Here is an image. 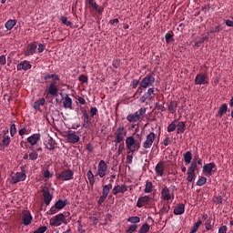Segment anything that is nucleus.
<instances>
[{
  "mask_svg": "<svg viewBox=\"0 0 233 233\" xmlns=\"http://www.w3.org/2000/svg\"><path fill=\"white\" fill-rule=\"evenodd\" d=\"M43 76H44V81H48V79H53V81L50 82L49 84L48 92L46 97H48L49 96L51 97H57V94L59 92V86H57V81L61 80L59 78V75L44 73Z\"/></svg>",
  "mask_w": 233,
  "mask_h": 233,
  "instance_id": "obj_1",
  "label": "nucleus"
},
{
  "mask_svg": "<svg viewBox=\"0 0 233 233\" xmlns=\"http://www.w3.org/2000/svg\"><path fill=\"white\" fill-rule=\"evenodd\" d=\"M126 147L127 148V154H134L141 148V142L136 140L133 136L127 137L126 139Z\"/></svg>",
  "mask_w": 233,
  "mask_h": 233,
  "instance_id": "obj_2",
  "label": "nucleus"
},
{
  "mask_svg": "<svg viewBox=\"0 0 233 233\" xmlns=\"http://www.w3.org/2000/svg\"><path fill=\"white\" fill-rule=\"evenodd\" d=\"M147 114V108L141 107L136 113L127 115V119L129 123H137V121H143Z\"/></svg>",
  "mask_w": 233,
  "mask_h": 233,
  "instance_id": "obj_3",
  "label": "nucleus"
},
{
  "mask_svg": "<svg viewBox=\"0 0 233 233\" xmlns=\"http://www.w3.org/2000/svg\"><path fill=\"white\" fill-rule=\"evenodd\" d=\"M156 83V76L154 74L149 73L145 76L144 78L140 81L142 88L144 90H147V88H150V86H154V84Z\"/></svg>",
  "mask_w": 233,
  "mask_h": 233,
  "instance_id": "obj_4",
  "label": "nucleus"
},
{
  "mask_svg": "<svg viewBox=\"0 0 233 233\" xmlns=\"http://www.w3.org/2000/svg\"><path fill=\"white\" fill-rule=\"evenodd\" d=\"M66 225V217H65V214L60 213L55 217H53L49 220V224L51 227H61V225Z\"/></svg>",
  "mask_w": 233,
  "mask_h": 233,
  "instance_id": "obj_5",
  "label": "nucleus"
},
{
  "mask_svg": "<svg viewBox=\"0 0 233 233\" xmlns=\"http://www.w3.org/2000/svg\"><path fill=\"white\" fill-rule=\"evenodd\" d=\"M125 137H127V130L124 126H120L115 132L114 143L119 145V143H123V141H125Z\"/></svg>",
  "mask_w": 233,
  "mask_h": 233,
  "instance_id": "obj_6",
  "label": "nucleus"
},
{
  "mask_svg": "<svg viewBox=\"0 0 233 233\" xmlns=\"http://www.w3.org/2000/svg\"><path fill=\"white\" fill-rule=\"evenodd\" d=\"M56 179H60V181H71L74 179V171L71 169H64L60 173L56 175Z\"/></svg>",
  "mask_w": 233,
  "mask_h": 233,
  "instance_id": "obj_7",
  "label": "nucleus"
},
{
  "mask_svg": "<svg viewBox=\"0 0 233 233\" xmlns=\"http://www.w3.org/2000/svg\"><path fill=\"white\" fill-rule=\"evenodd\" d=\"M22 172H16L14 176H12V184L17 185L20 181H25L26 179V170L25 167H21Z\"/></svg>",
  "mask_w": 233,
  "mask_h": 233,
  "instance_id": "obj_8",
  "label": "nucleus"
},
{
  "mask_svg": "<svg viewBox=\"0 0 233 233\" xmlns=\"http://www.w3.org/2000/svg\"><path fill=\"white\" fill-rule=\"evenodd\" d=\"M85 5L86 6H87V8L97 12V14H103V12L105 11V8L99 6L96 0H85Z\"/></svg>",
  "mask_w": 233,
  "mask_h": 233,
  "instance_id": "obj_9",
  "label": "nucleus"
},
{
  "mask_svg": "<svg viewBox=\"0 0 233 233\" xmlns=\"http://www.w3.org/2000/svg\"><path fill=\"white\" fill-rule=\"evenodd\" d=\"M106 170H108V166L105 160H100L97 167L96 176L103 178L106 176Z\"/></svg>",
  "mask_w": 233,
  "mask_h": 233,
  "instance_id": "obj_10",
  "label": "nucleus"
},
{
  "mask_svg": "<svg viewBox=\"0 0 233 233\" xmlns=\"http://www.w3.org/2000/svg\"><path fill=\"white\" fill-rule=\"evenodd\" d=\"M39 141H41V134L39 133H35L28 137L27 143L30 145L29 149L34 150V147H35Z\"/></svg>",
  "mask_w": 233,
  "mask_h": 233,
  "instance_id": "obj_11",
  "label": "nucleus"
},
{
  "mask_svg": "<svg viewBox=\"0 0 233 233\" xmlns=\"http://www.w3.org/2000/svg\"><path fill=\"white\" fill-rule=\"evenodd\" d=\"M42 195H43V198H44V203L46 205V207H48V205H50V203L52 202V194H50V188L46 186H45L42 188Z\"/></svg>",
  "mask_w": 233,
  "mask_h": 233,
  "instance_id": "obj_12",
  "label": "nucleus"
},
{
  "mask_svg": "<svg viewBox=\"0 0 233 233\" xmlns=\"http://www.w3.org/2000/svg\"><path fill=\"white\" fill-rule=\"evenodd\" d=\"M154 141H156V134L151 132L147 136L146 141L143 143V148H151Z\"/></svg>",
  "mask_w": 233,
  "mask_h": 233,
  "instance_id": "obj_13",
  "label": "nucleus"
},
{
  "mask_svg": "<svg viewBox=\"0 0 233 233\" xmlns=\"http://www.w3.org/2000/svg\"><path fill=\"white\" fill-rule=\"evenodd\" d=\"M195 85H208V76L203 73H199L195 77Z\"/></svg>",
  "mask_w": 233,
  "mask_h": 233,
  "instance_id": "obj_14",
  "label": "nucleus"
},
{
  "mask_svg": "<svg viewBox=\"0 0 233 233\" xmlns=\"http://www.w3.org/2000/svg\"><path fill=\"white\" fill-rule=\"evenodd\" d=\"M37 53V42H33L27 45V48L25 51V56L28 57V56H34V54Z\"/></svg>",
  "mask_w": 233,
  "mask_h": 233,
  "instance_id": "obj_15",
  "label": "nucleus"
},
{
  "mask_svg": "<svg viewBox=\"0 0 233 233\" xmlns=\"http://www.w3.org/2000/svg\"><path fill=\"white\" fill-rule=\"evenodd\" d=\"M66 137L71 145H76V143H79V137L74 131H67Z\"/></svg>",
  "mask_w": 233,
  "mask_h": 233,
  "instance_id": "obj_16",
  "label": "nucleus"
},
{
  "mask_svg": "<svg viewBox=\"0 0 233 233\" xmlns=\"http://www.w3.org/2000/svg\"><path fill=\"white\" fill-rule=\"evenodd\" d=\"M32 68V64H30V61L24 60L20 62L18 65H16V70L18 72H21V70H24L25 72L30 70Z\"/></svg>",
  "mask_w": 233,
  "mask_h": 233,
  "instance_id": "obj_17",
  "label": "nucleus"
},
{
  "mask_svg": "<svg viewBox=\"0 0 233 233\" xmlns=\"http://www.w3.org/2000/svg\"><path fill=\"white\" fill-rule=\"evenodd\" d=\"M128 190L127 185L123 184L122 186L116 185L112 189V195L117 196V194H125Z\"/></svg>",
  "mask_w": 233,
  "mask_h": 233,
  "instance_id": "obj_18",
  "label": "nucleus"
},
{
  "mask_svg": "<svg viewBox=\"0 0 233 233\" xmlns=\"http://www.w3.org/2000/svg\"><path fill=\"white\" fill-rule=\"evenodd\" d=\"M32 219H33V217H32V214L30 213V211L23 212L22 221L25 227H28V225H30V223H32Z\"/></svg>",
  "mask_w": 233,
  "mask_h": 233,
  "instance_id": "obj_19",
  "label": "nucleus"
},
{
  "mask_svg": "<svg viewBox=\"0 0 233 233\" xmlns=\"http://www.w3.org/2000/svg\"><path fill=\"white\" fill-rule=\"evenodd\" d=\"M155 172L160 177H163L165 174V162L159 161L155 167Z\"/></svg>",
  "mask_w": 233,
  "mask_h": 233,
  "instance_id": "obj_20",
  "label": "nucleus"
},
{
  "mask_svg": "<svg viewBox=\"0 0 233 233\" xmlns=\"http://www.w3.org/2000/svg\"><path fill=\"white\" fill-rule=\"evenodd\" d=\"M148 203H150V197L148 196L140 197L137 199V207L138 208H142V207H145V205H148Z\"/></svg>",
  "mask_w": 233,
  "mask_h": 233,
  "instance_id": "obj_21",
  "label": "nucleus"
},
{
  "mask_svg": "<svg viewBox=\"0 0 233 233\" xmlns=\"http://www.w3.org/2000/svg\"><path fill=\"white\" fill-rule=\"evenodd\" d=\"M214 168H216V163L210 162L203 167L202 172L204 174H208V176H212V170H214Z\"/></svg>",
  "mask_w": 233,
  "mask_h": 233,
  "instance_id": "obj_22",
  "label": "nucleus"
},
{
  "mask_svg": "<svg viewBox=\"0 0 233 233\" xmlns=\"http://www.w3.org/2000/svg\"><path fill=\"white\" fill-rule=\"evenodd\" d=\"M161 196L164 201H170L172 199V195L170 194V188L168 187H165L162 188Z\"/></svg>",
  "mask_w": 233,
  "mask_h": 233,
  "instance_id": "obj_23",
  "label": "nucleus"
},
{
  "mask_svg": "<svg viewBox=\"0 0 233 233\" xmlns=\"http://www.w3.org/2000/svg\"><path fill=\"white\" fill-rule=\"evenodd\" d=\"M154 87H149L146 93L141 96L140 101L142 103H147V99H150L152 96H154Z\"/></svg>",
  "mask_w": 233,
  "mask_h": 233,
  "instance_id": "obj_24",
  "label": "nucleus"
},
{
  "mask_svg": "<svg viewBox=\"0 0 233 233\" xmlns=\"http://www.w3.org/2000/svg\"><path fill=\"white\" fill-rule=\"evenodd\" d=\"M173 214H175V216H182V214H185V204L179 203L174 208Z\"/></svg>",
  "mask_w": 233,
  "mask_h": 233,
  "instance_id": "obj_25",
  "label": "nucleus"
},
{
  "mask_svg": "<svg viewBox=\"0 0 233 233\" xmlns=\"http://www.w3.org/2000/svg\"><path fill=\"white\" fill-rule=\"evenodd\" d=\"M63 101V106L64 108H69V110H72V98L70 96L66 95L65 97L62 98Z\"/></svg>",
  "mask_w": 233,
  "mask_h": 233,
  "instance_id": "obj_26",
  "label": "nucleus"
},
{
  "mask_svg": "<svg viewBox=\"0 0 233 233\" xmlns=\"http://www.w3.org/2000/svg\"><path fill=\"white\" fill-rule=\"evenodd\" d=\"M228 110V106L224 103L221 105V106L218 108V117H223V116H225V114H227V111Z\"/></svg>",
  "mask_w": 233,
  "mask_h": 233,
  "instance_id": "obj_27",
  "label": "nucleus"
},
{
  "mask_svg": "<svg viewBox=\"0 0 233 233\" xmlns=\"http://www.w3.org/2000/svg\"><path fill=\"white\" fill-rule=\"evenodd\" d=\"M56 140L52 138V137H49L47 139V145L46 146L47 150H56Z\"/></svg>",
  "mask_w": 233,
  "mask_h": 233,
  "instance_id": "obj_28",
  "label": "nucleus"
},
{
  "mask_svg": "<svg viewBox=\"0 0 233 233\" xmlns=\"http://www.w3.org/2000/svg\"><path fill=\"white\" fill-rule=\"evenodd\" d=\"M83 127L88 128V125H90V116L86 111L83 112Z\"/></svg>",
  "mask_w": 233,
  "mask_h": 233,
  "instance_id": "obj_29",
  "label": "nucleus"
},
{
  "mask_svg": "<svg viewBox=\"0 0 233 233\" xmlns=\"http://www.w3.org/2000/svg\"><path fill=\"white\" fill-rule=\"evenodd\" d=\"M112 187H113L112 183L104 185L102 189V196H106V198H108V194H110V190H112Z\"/></svg>",
  "mask_w": 233,
  "mask_h": 233,
  "instance_id": "obj_30",
  "label": "nucleus"
},
{
  "mask_svg": "<svg viewBox=\"0 0 233 233\" xmlns=\"http://www.w3.org/2000/svg\"><path fill=\"white\" fill-rule=\"evenodd\" d=\"M196 170H198V162L196 160H193L187 168L188 174H196Z\"/></svg>",
  "mask_w": 233,
  "mask_h": 233,
  "instance_id": "obj_31",
  "label": "nucleus"
},
{
  "mask_svg": "<svg viewBox=\"0 0 233 233\" xmlns=\"http://www.w3.org/2000/svg\"><path fill=\"white\" fill-rule=\"evenodd\" d=\"M167 110L171 114H176V110H177V102L176 101H171L167 106Z\"/></svg>",
  "mask_w": 233,
  "mask_h": 233,
  "instance_id": "obj_32",
  "label": "nucleus"
},
{
  "mask_svg": "<svg viewBox=\"0 0 233 233\" xmlns=\"http://www.w3.org/2000/svg\"><path fill=\"white\" fill-rule=\"evenodd\" d=\"M184 162L186 165H190V163H192V152L187 151L184 154Z\"/></svg>",
  "mask_w": 233,
  "mask_h": 233,
  "instance_id": "obj_33",
  "label": "nucleus"
},
{
  "mask_svg": "<svg viewBox=\"0 0 233 233\" xmlns=\"http://www.w3.org/2000/svg\"><path fill=\"white\" fill-rule=\"evenodd\" d=\"M87 176V179L89 181V185L91 187H94L95 183H96V178L94 177V173H92V170H89L86 174Z\"/></svg>",
  "mask_w": 233,
  "mask_h": 233,
  "instance_id": "obj_34",
  "label": "nucleus"
},
{
  "mask_svg": "<svg viewBox=\"0 0 233 233\" xmlns=\"http://www.w3.org/2000/svg\"><path fill=\"white\" fill-rule=\"evenodd\" d=\"M15 25H17V22L15 20L10 19L5 24V27L6 30H12Z\"/></svg>",
  "mask_w": 233,
  "mask_h": 233,
  "instance_id": "obj_35",
  "label": "nucleus"
},
{
  "mask_svg": "<svg viewBox=\"0 0 233 233\" xmlns=\"http://www.w3.org/2000/svg\"><path fill=\"white\" fill-rule=\"evenodd\" d=\"M186 130V126H185V122L180 121L178 122L177 126V134H183Z\"/></svg>",
  "mask_w": 233,
  "mask_h": 233,
  "instance_id": "obj_36",
  "label": "nucleus"
},
{
  "mask_svg": "<svg viewBox=\"0 0 233 233\" xmlns=\"http://www.w3.org/2000/svg\"><path fill=\"white\" fill-rule=\"evenodd\" d=\"M55 206L58 210H63L66 207V201L59 199L55 203Z\"/></svg>",
  "mask_w": 233,
  "mask_h": 233,
  "instance_id": "obj_37",
  "label": "nucleus"
},
{
  "mask_svg": "<svg viewBox=\"0 0 233 233\" xmlns=\"http://www.w3.org/2000/svg\"><path fill=\"white\" fill-rule=\"evenodd\" d=\"M201 225H203V221L201 220H198L193 227L191 228V231L189 233H196L198 232V230H199V227H201Z\"/></svg>",
  "mask_w": 233,
  "mask_h": 233,
  "instance_id": "obj_38",
  "label": "nucleus"
},
{
  "mask_svg": "<svg viewBox=\"0 0 233 233\" xmlns=\"http://www.w3.org/2000/svg\"><path fill=\"white\" fill-rule=\"evenodd\" d=\"M170 212V202H167V205H164L163 208L160 210V216H163L165 214H168Z\"/></svg>",
  "mask_w": 233,
  "mask_h": 233,
  "instance_id": "obj_39",
  "label": "nucleus"
},
{
  "mask_svg": "<svg viewBox=\"0 0 233 233\" xmlns=\"http://www.w3.org/2000/svg\"><path fill=\"white\" fill-rule=\"evenodd\" d=\"M177 128V120H174L167 126V132H174Z\"/></svg>",
  "mask_w": 233,
  "mask_h": 233,
  "instance_id": "obj_40",
  "label": "nucleus"
},
{
  "mask_svg": "<svg viewBox=\"0 0 233 233\" xmlns=\"http://www.w3.org/2000/svg\"><path fill=\"white\" fill-rule=\"evenodd\" d=\"M147 232H150V226L146 223L141 226L140 229L138 230V233H147Z\"/></svg>",
  "mask_w": 233,
  "mask_h": 233,
  "instance_id": "obj_41",
  "label": "nucleus"
},
{
  "mask_svg": "<svg viewBox=\"0 0 233 233\" xmlns=\"http://www.w3.org/2000/svg\"><path fill=\"white\" fill-rule=\"evenodd\" d=\"M152 182L147 181L146 182V187L144 189L145 194H150L152 192Z\"/></svg>",
  "mask_w": 233,
  "mask_h": 233,
  "instance_id": "obj_42",
  "label": "nucleus"
},
{
  "mask_svg": "<svg viewBox=\"0 0 233 233\" xmlns=\"http://www.w3.org/2000/svg\"><path fill=\"white\" fill-rule=\"evenodd\" d=\"M11 142L12 139L10 138V136L5 135L3 137L2 144H4L5 147H9Z\"/></svg>",
  "mask_w": 233,
  "mask_h": 233,
  "instance_id": "obj_43",
  "label": "nucleus"
},
{
  "mask_svg": "<svg viewBox=\"0 0 233 233\" xmlns=\"http://www.w3.org/2000/svg\"><path fill=\"white\" fill-rule=\"evenodd\" d=\"M37 157H39V154L37 153V151H35V149L32 150V152L29 154V159L31 161H35Z\"/></svg>",
  "mask_w": 233,
  "mask_h": 233,
  "instance_id": "obj_44",
  "label": "nucleus"
},
{
  "mask_svg": "<svg viewBox=\"0 0 233 233\" xmlns=\"http://www.w3.org/2000/svg\"><path fill=\"white\" fill-rule=\"evenodd\" d=\"M60 21L63 25H66V26H72V22L68 21V17L66 16H61Z\"/></svg>",
  "mask_w": 233,
  "mask_h": 233,
  "instance_id": "obj_45",
  "label": "nucleus"
},
{
  "mask_svg": "<svg viewBox=\"0 0 233 233\" xmlns=\"http://www.w3.org/2000/svg\"><path fill=\"white\" fill-rule=\"evenodd\" d=\"M141 221V218L139 217H129L127 218V222L128 223H134L136 225V223H139Z\"/></svg>",
  "mask_w": 233,
  "mask_h": 233,
  "instance_id": "obj_46",
  "label": "nucleus"
},
{
  "mask_svg": "<svg viewBox=\"0 0 233 233\" xmlns=\"http://www.w3.org/2000/svg\"><path fill=\"white\" fill-rule=\"evenodd\" d=\"M187 183H192L193 181H196V173H187Z\"/></svg>",
  "mask_w": 233,
  "mask_h": 233,
  "instance_id": "obj_47",
  "label": "nucleus"
},
{
  "mask_svg": "<svg viewBox=\"0 0 233 233\" xmlns=\"http://www.w3.org/2000/svg\"><path fill=\"white\" fill-rule=\"evenodd\" d=\"M207 183V177H200L198 180L197 181V186L198 187H203Z\"/></svg>",
  "mask_w": 233,
  "mask_h": 233,
  "instance_id": "obj_48",
  "label": "nucleus"
},
{
  "mask_svg": "<svg viewBox=\"0 0 233 233\" xmlns=\"http://www.w3.org/2000/svg\"><path fill=\"white\" fill-rule=\"evenodd\" d=\"M165 39H166V43L167 44L172 43L174 42V35L167 33L165 35Z\"/></svg>",
  "mask_w": 233,
  "mask_h": 233,
  "instance_id": "obj_49",
  "label": "nucleus"
},
{
  "mask_svg": "<svg viewBox=\"0 0 233 233\" xmlns=\"http://www.w3.org/2000/svg\"><path fill=\"white\" fill-rule=\"evenodd\" d=\"M205 41H208V36H203L200 40H198L195 43V46H201V45H203V43H205Z\"/></svg>",
  "mask_w": 233,
  "mask_h": 233,
  "instance_id": "obj_50",
  "label": "nucleus"
},
{
  "mask_svg": "<svg viewBox=\"0 0 233 233\" xmlns=\"http://www.w3.org/2000/svg\"><path fill=\"white\" fill-rule=\"evenodd\" d=\"M15 134H17V127H15V124H12L10 126V135L12 137H14V136H15Z\"/></svg>",
  "mask_w": 233,
  "mask_h": 233,
  "instance_id": "obj_51",
  "label": "nucleus"
},
{
  "mask_svg": "<svg viewBox=\"0 0 233 233\" xmlns=\"http://www.w3.org/2000/svg\"><path fill=\"white\" fill-rule=\"evenodd\" d=\"M57 212H59V209L54 206L50 208V210L47 211V214L49 216H54V214H57Z\"/></svg>",
  "mask_w": 233,
  "mask_h": 233,
  "instance_id": "obj_52",
  "label": "nucleus"
},
{
  "mask_svg": "<svg viewBox=\"0 0 233 233\" xmlns=\"http://www.w3.org/2000/svg\"><path fill=\"white\" fill-rule=\"evenodd\" d=\"M46 48V46H45L44 44H39L38 47H36L37 54H43Z\"/></svg>",
  "mask_w": 233,
  "mask_h": 233,
  "instance_id": "obj_53",
  "label": "nucleus"
},
{
  "mask_svg": "<svg viewBox=\"0 0 233 233\" xmlns=\"http://www.w3.org/2000/svg\"><path fill=\"white\" fill-rule=\"evenodd\" d=\"M46 230H48V228H46V226H41L33 233H45Z\"/></svg>",
  "mask_w": 233,
  "mask_h": 233,
  "instance_id": "obj_54",
  "label": "nucleus"
},
{
  "mask_svg": "<svg viewBox=\"0 0 233 233\" xmlns=\"http://www.w3.org/2000/svg\"><path fill=\"white\" fill-rule=\"evenodd\" d=\"M137 230V225L134 224L128 227L127 232V233H134Z\"/></svg>",
  "mask_w": 233,
  "mask_h": 233,
  "instance_id": "obj_55",
  "label": "nucleus"
},
{
  "mask_svg": "<svg viewBox=\"0 0 233 233\" xmlns=\"http://www.w3.org/2000/svg\"><path fill=\"white\" fill-rule=\"evenodd\" d=\"M206 230H212V219H207L205 222Z\"/></svg>",
  "mask_w": 233,
  "mask_h": 233,
  "instance_id": "obj_56",
  "label": "nucleus"
},
{
  "mask_svg": "<svg viewBox=\"0 0 233 233\" xmlns=\"http://www.w3.org/2000/svg\"><path fill=\"white\" fill-rule=\"evenodd\" d=\"M78 227H77V230L79 233H86V230L83 229V224H81V219L76 221Z\"/></svg>",
  "mask_w": 233,
  "mask_h": 233,
  "instance_id": "obj_57",
  "label": "nucleus"
},
{
  "mask_svg": "<svg viewBox=\"0 0 233 233\" xmlns=\"http://www.w3.org/2000/svg\"><path fill=\"white\" fill-rule=\"evenodd\" d=\"M220 30H221V25H217L214 28H211L208 34H216L218 32H220Z\"/></svg>",
  "mask_w": 233,
  "mask_h": 233,
  "instance_id": "obj_58",
  "label": "nucleus"
},
{
  "mask_svg": "<svg viewBox=\"0 0 233 233\" xmlns=\"http://www.w3.org/2000/svg\"><path fill=\"white\" fill-rule=\"evenodd\" d=\"M89 114H90L91 117L97 116V107H91L89 110Z\"/></svg>",
  "mask_w": 233,
  "mask_h": 233,
  "instance_id": "obj_59",
  "label": "nucleus"
},
{
  "mask_svg": "<svg viewBox=\"0 0 233 233\" xmlns=\"http://www.w3.org/2000/svg\"><path fill=\"white\" fill-rule=\"evenodd\" d=\"M112 65H113L114 68H119V66H121V60L115 59V60H113Z\"/></svg>",
  "mask_w": 233,
  "mask_h": 233,
  "instance_id": "obj_60",
  "label": "nucleus"
},
{
  "mask_svg": "<svg viewBox=\"0 0 233 233\" xmlns=\"http://www.w3.org/2000/svg\"><path fill=\"white\" fill-rule=\"evenodd\" d=\"M53 175L52 173H50V170H48V168L44 170V177H46V179H49V177H52Z\"/></svg>",
  "mask_w": 233,
  "mask_h": 233,
  "instance_id": "obj_61",
  "label": "nucleus"
},
{
  "mask_svg": "<svg viewBox=\"0 0 233 233\" xmlns=\"http://www.w3.org/2000/svg\"><path fill=\"white\" fill-rule=\"evenodd\" d=\"M78 81L81 83H88V77H86L85 75H80L78 76Z\"/></svg>",
  "mask_w": 233,
  "mask_h": 233,
  "instance_id": "obj_62",
  "label": "nucleus"
},
{
  "mask_svg": "<svg viewBox=\"0 0 233 233\" xmlns=\"http://www.w3.org/2000/svg\"><path fill=\"white\" fill-rule=\"evenodd\" d=\"M139 85H141V83H140L139 80H137V79H134V80L131 82V86H132V88H137V86H139Z\"/></svg>",
  "mask_w": 233,
  "mask_h": 233,
  "instance_id": "obj_63",
  "label": "nucleus"
},
{
  "mask_svg": "<svg viewBox=\"0 0 233 233\" xmlns=\"http://www.w3.org/2000/svg\"><path fill=\"white\" fill-rule=\"evenodd\" d=\"M227 230H228L227 226H221V227L218 228V233H227Z\"/></svg>",
  "mask_w": 233,
  "mask_h": 233,
  "instance_id": "obj_64",
  "label": "nucleus"
}]
</instances>
